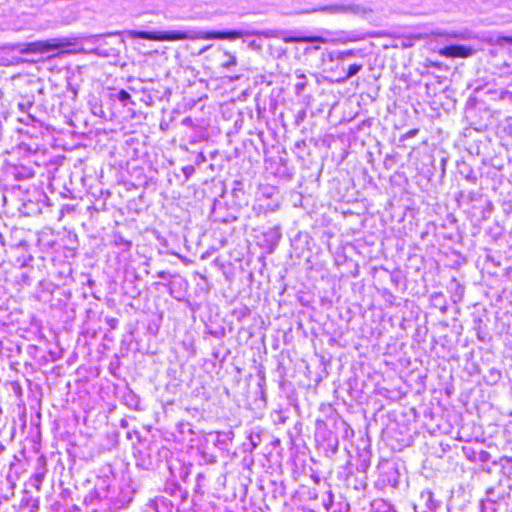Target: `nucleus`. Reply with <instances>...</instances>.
<instances>
[{
  "label": "nucleus",
  "instance_id": "423d86ee",
  "mask_svg": "<svg viewBox=\"0 0 512 512\" xmlns=\"http://www.w3.org/2000/svg\"><path fill=\"white\" fill-rule=\"evenodd\" d=\"M225 60L222 62V67L225 69H230L232 66L237 64V58L234 54L225 51L224 52Z\"/></svg>",
  "mask_w": 512,
  "mask_h": 512
},
{
  "label": "nucleus",
  "instance_id": "f03ea898",
  "mask_svg": "<svg viewBox=\"0 0 512 512\" xmlns=\"http://www.w3.org/2000/svg\"><path fill=\"white\" fill-rule=\"evenodd\" d=\"M68 43L60 39H51L47 41H36L27 44H12L11 50H17L22 54L46 53L66 46Z\"/></svg>",
  "mask_w": 512,
  "mask_h": 512
},
{
  "label": "nucleus",
  "instance_id": "0eeeda50",
  "mask_svg": "<svg viewBox=\"0 0 512 512\" xmlns=\"http://www.w3.org/2000/svg\"><path fill=\"white\" fill-rule=\"evenodd\" d=\"M117 98L124 106L127 105L128 102L132 105H135V103L131 100L130 94L126 90H120Z\"/></svg>",
  "mask_w": 512,
  "mask_h": 512
},
{
  "label": "nucleus",
  "instance_id": "20e7f679",
  "mask_svg": "<svg viewBox=\"0 0 512 512\" xmlns=\"http://www.w3.org/2000/svg\"><path fill=\"white\" fill-rule=\"evenodd\" d=\"M474 50L471 47L464 45H450L445 46L439 50V54L448 58H466L473 54Z\"/></svg>",
  "mask_w": 512,
  "mask_h": 512
},
{
  "label": "nucleus",
  "instance_id": "9b49d317",
  "mask_svg": "<svg viewBox=\"0 0 512 512\" xmlns=\"http://www.w3.org/2000/svg\"><path fill=\"white\" fill-rule=\"evenodd\" d=\"M413 37L415 39H418V40L424 39V35L423 34H417V35H414Z\"/></svg>",
  "mask_w": 512,
  "mask_h": 512
},
{
  "label": "nucleus",
  "instance_id": "39448f33",
  "mask_svg": "<svg viewBox=\"0 0 512 512\" xmlns=\"http://www.w3.org/2000/svg\"><path fill=\"white\" fill-rule=\"evenodd\" d=\"M286 41L287 42H292V43H301V42H304V43H314V42L325 43L326 39L321 37V36H303V37H290Z\"/></svg>",
  "mask_w": 512,
  "mask_h": 512
},
{
  "label": "nucleus",
  "instance_id": "6e6552de",
  "mask_svg": "<svg viewBox=\"0 0 512 512\" xmlns=\"http://www.w3.org/2000/svg\"><path fill=\"white\" fill-rule=\"evenodd\" d=\"M362 69V65H358V64H352L348 67V71H347V75L345 76V78L343 79V81L353 77L354 75H356L360 70Z\"/></svg>",
  "mask_w": 512,
  "mask_h": 512
},
{
  "label": "nucleus",
  "instance_id": "9d476101",
  "mask_svg": "<svg viewBox=\"0 0 512 512\" xmlns=\"http://www.w3.org/2000/svg\"><path fill=\"white\" fill-rule=\"evenodd\" d=\"M417 132V129L410 130L409 132L406 133L405 137H414L417 134Z\"/></svg>",
  "mask_w": 512,
  "mask_h": 512
},
{
  "label": "nucleus",
  "instance_id": "4468645a",
  "mask_svg": "<svg viewBox=\"0 0 512 512\" xmlns=\"http://www.w3.org/2000/svg\"><path fill=\"white\" fill-rule=\"evenodd\" d=\"M436 35L443 36L444 34L443 33H436Z\"/></svg>",
  "mask_w": 512,
  "mask_h": 512
},
{
  "label": "nucleus",
  "instance_id": "ddd939ff",
  "mask_svg": "<svg viewBox=\"0 0 512 512\" xmlns=\"http://www.w3.org/2000/svg\"><path fill=\"white\" fill-rule=\"evenodd\" d=\"M210 47H211V46H206V47H204V48L202 49V51H201V52H204V51L208 50Z\"/></svg>",
  "mask_w": 512,
  "mask_h": 512
},
{
  "label": "nucleus",
  "instance_id": "7ed1b4c3",
  "mask_svg": "<svg viewBox=\"0 0 512 512\" xmlns=\"http://www.w3.org/2000/svg\"><path fill=\"white\" fill-rule=\"evenodd\" d=\"M361 11V7L355 4H334L315 8L311 12H321L328 14H358Z\"/></svg>",
  "mask_w": 512,
  "mask_h": 512
},
{
  "label": "nucleus",
  "instance_id": "1a4fd4ad",
  "mask_svg": "<svg viewBox=\"0 0 512 512\" xmlns=\"http://www.w3.org/2000/svg\"><path fill=\"white\" fill-rule=\"evenodd\" d=\"M353 55H354L353 50L343 51V52L340 53L339 58L340 59H344L346 57H350V56H353Z\"/></svg>",
  "mask_w": 512,
  "mask_h": 512
},
{
  "label": "nucleus",
  "instance_id": "f8f14e48",
  "mask_svg": "<svg viewBox=\"0 0 512 512\" xmlns=\"http://www.w3.org/2000/svg\"><path fill=\"white\" fill-rule=\"evenodd\" d=\"M303 88H304V84H297L296 85V89H297L298 92L301 91Z\"/></svg>",
  "mask_w": 512,
  "mask_h": 512
},
{
  "label": "nucleus",
  "instance_id": "f257e3e1",
  "mask_svg": "<svg viewBox=\"0 0 512 512\" xmlns=\"http://www.w3.org/2000/svg\"><path fill=\"white\" fill-rule=\"evenodd\" d=\"M131 38H140L153 41H177V40H195V39H227L235 40L245 35H251L243 31H227V32H204V31H164V32H147V31H127Z\"/></svg>",
  "mask_w": 512,
  "mask_h": 512
}]
</instances>
